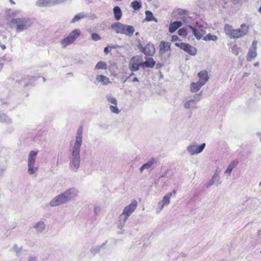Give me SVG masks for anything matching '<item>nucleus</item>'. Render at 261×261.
Segmentation results:
<instances>
[{
  "label": "nucleus",
  "mask_w": 261,
  "mask_h": 261,
  "mask_svg": "<svg viewBox=\"0 0 261 261\" xmlns=\"http://www.w3.org/2000/svg\"><path fill=\"white\" fill-rule=\"evenodd\" d=\"M83 128L82 126L78 127L75 140L71 144L70 154L69 156V167L73 171H77L80 164V150L82 144Z\"/></svg>",
  "instance_id": "f257e3e1"
},
{
  "label": "nucleus",
  "mask_w": 261,
  "mask_h": 261,
  "mask_svg": "<svg viewBox=\"0 0 261 261\" xmlns=\"http://www.w3.org/2000/svg\"><path fill=\"white\" fill-rule=\"evenodd\" d=\"M78 193V190L74 188L68 189L53 198L50 201L49 205L51 207H55L65 204L74 199Z\"/></svg>",
  "instance_id": "f03ea898"
},
{
  "label": "nucleus",
  "mask_w": 261,
  "mask_h": 261,
  "mask_svg": "<svg viewBox=\"0 0 261 261\" xmlns=\"http://www.w3.org/2000/svg\"><path fill=\"white\" fill-rule=\"evenodd\" d=\"M249 29V26L245 23L242 24L238 29H233L231 25L226 24L224 32L230 39H237L246 36L248 33Z\"/></svg>",
  "instance_id": "7ed1b4c3"
},
{
  "label": "nucleus",
  "mask_w": 261,
  "mask_h": 261,
  "mask_svg": "<svg viewBox=\"0 0 261 261\" xmlns=\"http://www.w3.org/2000/svg\"><path fill=\"white\" fill-rule=\"evenodd\" d=\"M137 206L138 202L136 200H133L129 205L124 207L122 213L119 217L118 228H121L124 226L128 217L135 211Z\"/></svg>",
  "instance_id": "20e7f679"
},
{
  "label": "nucleus",
  "mask_w": 261,
  "mask_h": 261,
  "mask_svg": "<svg viewBox=\"0 0 261 261\" xmlns=\"http://www.w3.org/2000/svg\"><path fill=\"white\" fill-rule=\"evenodd\" d=\"M111 28L117 34H124L129 37L132 36L135 32V29L133 26L123 24L120 22L112 24Z\"/></svg>",
  "instance_id": "39448f33"
},
{
  "label": "nucleus",
  "mask_w": 261,
  "mask_h": 261,
  "mask_svg": "<svg viewBox=\"0 0 261 261\" xmlns=\"http://www.w3.org/2000/svg\"><path fill=\"white\" fill-rule=\"evenodd\" d=\"M38 153L37 150H32L30 152L28 159V173L29 175H33L36 173L38 170V167L36 165V160Z\"/></svg>",
  "instance_id": "423d86ee"
},
{
  "label": "nucleus",
  "mask_w": 261,
  "mask_h": 261,
  "mask_svg": "<svg viewBox=\"0 0 261 261\" xmlns=\"http://www.w3.org/2000/svg\"><path fill=\"white\" fill-rule=\"evenodd\" d=\"M81 31L80 29H74L67 37L60 41L62 48H65L72 44L74 41L80 36Z\"/></svg>",
  "instance_id": "0eeeda50"
},
{
  "label": "nucleus",
  "mask_w": 261,
  "mask_h": 261,
  "mask_svg": "<svg viewBox=\"0 0 261 261\" xmlns=\"http://www.w3.org/2000/svg\"><path fill=\"white\" fill-rule=\"evenodd\" d=\"M205 147V143H203L200 145H198L195 143H193L187 146V150L191 155L199 154L201 153Z\"/></svg>",
  "instance_id": "6e6552de"
},
{
  "label": "nucleus",
  "mask_w": 261,
  "mask_h": 261,
  "mask_svg": "<svg viewBox=\"0 0 261 261\" xmlns=\"http://www.w3.org/2000/svg\"><path fill=\"white\" fill-rule=\"evenodd\" d=\"M201 92L198 94H196L194 96L193 98L190 99L188 100H187L184 103V108L187 110L197 109L198 107L196 106V105L201 100Z\"/></svg>",
  "instance_id": "1a4fd4ad"
},
{
  "label": "nucleus",
  "mask_w": 261,
  "mask_h": 261,
  "mask_svg": "<svg viewBox=\"0 0 261 261\" xmlns=\"http://www.w3.org/2000/svg\"><path fill=\"white\" fill-rule=\"evenodd\" d=\"M33 23L32 20L29 18L17 19V32H21L30 28Z\"/></svg>",
  "instance_id": "9d476101"
},
{
  "label": "nucleus",
  "mask_w": 261,
  "mask_h": 261,
  "mask_svg": "<svg viewBox=\"0 0 261 261\" xmlns=\"http://www.w3.org/2000/svg\"><path fill=\"white\" fill-rule=\"evenodd\" d=\"M142 63L141 58L140 57H133L129 61V68L133 72L137 71L139 69L140 66H142Z\"/></svg>",
  "instance_id": "9b49d317"
},
{
  "label": "nucleus",
  "mask_w": 261,
  "mask_h": 261,
  "mask_svg": "<svg viewBox=\"0 0 261 261\" xmlns=\"http://www.w3.org/2000/svg\"><path fill=\"white\" fill-rule=\"evenodd\" d=\"M175 45L192 56H195L196 54L197 49L196 48L188 43L183 42L175 43Z\"/></svg>",
  "instance_id": "f8f14e48"
},
{
  "label": "nucleus",
  "mask_w": 261,
  "mask_h": 261,
  "mask_svg": "<svg viewBox=\"0 0 261 261\" xmlns=\"http://www.w3.org/2000/svg\"><path fill=\"white\" fill-rule=\"evenodd\" d=\"M67 0H38L36 5L39 7H49L65 2Z\"/></svg>",
  "instance_id": "ddd939ff"
},
{
  "label": "nucleus",
  "mask_w": 261,
  "mask_h": 261,
  "mask_svg": "<svg viewBox=\"0 0 261 261\" xmlns=\"http://www.w3.org/2000/svg\"><path fill=\"white\" fill-rule=\"evenodd\" d=\"M142 53H144L146 56H151L155 52V49L153 44L148 43L142 48Z\"/></svg>",
  "instance_id": "4468645a"
},
{
  "label": "nucleus",
  "mask_w": 261,
  "mask_h": 261,
  "mask_svg": "<svg viewBox=\"0 0 261 261\" xmlns=\"http://www.w3.org/2000/svg\"><path fill=\"white\" fill-rule=\"evenodd\" d=\"M199 81L198 82L202 83L203 85L208 81L209 77L208 73L206 70H202L198 73Z\"/></svg>",
  "instance_id": "2eb2a0df"
},
{
  "label": "nucleus",
  "mask_w": 261,
  "mask_h": 261,
  "mask_svg": "<svg viewBox=\"0 0 261 261\" xmlns=\"http://www.w3.org/2000/svg\"><path fill=\"white\" fill-rule=\"evenodd\" d=\"M159 47V52L161 55L170 51V44L168 42L161 41L160 43Z\"/></svg>",
  "instance_id": "dca6fc26"
},
{
  "label": "nucleus",
  "mask_w": 261,
  "mask_h": 261,
  "mask_svg": "<svg viewBox=\"0 0 261 261\" xmlns=\"http://www.w3.org/2000/svg\"><path fill=\"white\" fill-rule=\"evenodd\" d=\"M33 228L37 233H42L46 228V225L44 221H39L34 223Z\"/></svg>",
  "instance_id": "f3484780"
},
{
  "label": "nucleus",
  "mask_w": 261,
  "mask_h": 261,
  "mask_svg": "<svg viewBox=\"0 0 261 261\" xmlns=\"http://www.w3.org/2000/svg\"><path fill=\"white\" fill-rule=\"evenodd\" d=\"M156 163L154 159L151 158L149 159L145 164H143L140 168V172L142 173L144 170H148L150 169L153 165Z\"/></svg>",
  "instance_id": "a211bd4d"
},
{
  "label": "nucleus",
  "mask_w": 261,
  "mask_h": 261,
  "mask_svg": "<svg viewBox=\"0 0 261 261\" xmlns=\"http://www.w3.org/2000/svg\"><path fill=\"white\" fill-rule=\"evenodd\" d=\"M36 80L37 79L35 77H30L27 76L25 77L22 81L20 82V84L23 85L24 86H28L33 84L36 81Z\"/></svg>",
  "instance_id": "6ab92c4d"
},
{
  "label": "nucleus",
  "mask_w": 261,
  "mask_h": 261,
  "mask_svg": "<svg viewBox=\"0 0 261 261\" xmlns=\"http://www.w3.org/2000/svg\"><path fill=\"white\" fill-rule=\"evenodd\" d=\"M182 25V23L179 21H175L170 23L169 28V32L170 33H173L176 30L180 28Z\"/></svg>",
  "instance_id": "aec40b11"
},
{
  "label": "nucleus",
  "mask_w": 261,
  "mask_h": 261,
  "mask_svg": "<svg viewBox=\"0 0 261 261\" xmlns=\"http://www.w3.org/2000/svg\"><path fill=\"white\" fill-rule=\"evenodd\" d=\"M95 80L97 82L100 83L103 85H107L110 83L109 79L103 75H97Z\"/></svg>",
  "instance_id": "412c9836"
},
{
  "label": "nucleus",
  "mask_w": 261,
  "mask_h": 261,
  "mask_svg": "<svg viewBox=\"0 0 261 261\" xmlns=\"http://www.w3.org/2000/svg\"><path fill=\"white\" fill-rule=\"evenodd\" d=\"M203 86V85L199 82H192L190 84V91L192 93H195L198 91Z\"/></svg>",
  "instance_id": "4be33fe9"
},
{
  "label": "nucleus",
  "mask_w": 261,
  "mask_h": 261,
  "mask_svg": "<svg viewBox=\"0 0 261 261\" xmlns=\"http://www.w3.org/2000/svg\"><path fill=\"white\" fill-rule=\"evenodd\" d=\"M220 173L221 170L218 169H217L213 176L212 177V179L214 180L217 186H219L221 183L220 178Z\"/></svg>",
  "instance_id": "5701e85b"
},
{
  "label": "nucleus",
  "mask_w": 261,
  "mask_h": 261,
  "mask_svg": "<svg viewBox=\"0 0 261 261\" xmlns=\"http://www.w3.org/2000/svg\"><path fill=\"white\" fill-rule=\"evenodd\" d=\"M188 27L192 30L193 35L195 36L197 39H200L202 36L204 35L203 32V33H200V32L197 29L195 28L193 26L189 25Z\"/></svg>",
  "instance_id": "b1692460"
},
{
  "label": "nucleus",
  "mask_w": 261,
  "mask_h": 261,
  "mask_svg": "<svg viewBox=\"0 0 261 261\" xmlns=\"http://www.w3.org/2000/svg\"><path fill=\"white\" fill-rule=\"evenodd\" d=\"M155 62L152 58H147L145 62H142V66L152 68L155 65Z\"/></svg>",
  "instance_id": "393cba45"
},
{
  "label": "nucleus",
  "mask_w": 261,
  "mask_h": 261,
  "mask_svg": "<svg viewBox=\"0 0 261 261\" xmlns=\"http://www.w3.org/2000/svg\"><path fill=\"white\" fill-rule=\"evenodd\" d=\"M239 161L235 160L231 162L228 165L227 169L225 171V173H228L229 175L231 173L232 170L238 165Z\"/></svg>",
  "instance_id": "a878e982"
},
{
  "label": "nucleus",
  "mask_w": 261,
  "mask_h": 261,
  "mask_svg": "<svg viewBox=\"0 0 261 261\" xmlns=\"http://www.w3.org/2000/svg\"><path fill=\"white\" fill-rule=\"evenodd\" d=\"M114 17L116 20H119L122 16V12L121 9L118 6H115L113 9Z\"/></svg>",
  "instance_id": "bb28decb"
},
{
  "label": "nucleus",
  "mask_w": 261,
  "mask_h": 261,
  "mask_svg": "<svg viewBox=\"0 0 261 261\" xmlns=\"http://www.w3.org/2000/svg\"><path fill=\"white\" fill-rule=\"evenodd\" d=\"M172 193L171 192L167 193L164 196L162 200L161 201L165 206H167L170 204V198L172 196Z\"/></svg>",
  "instance_id": "cd10ccee"
},
{
  "label": "nucleus",
  "mask_w": 261,
  "mask_h": 261,
  "mask_svg": "<svg viewBox=\"0 0 261 261\" xmlns=\"http://www.w3.org/2000/svg\"><path fill=\"white\" fill-rule=\"evenodd\" d=\"M145 15H146V20L147 21H154L155 22H158V19L153 17L152 13L150 11H145Z\"/></svg>",
  "instance_id": "c85d7f7f"
},
{
  "label": "nucleus",
  "mask_w": 261,
  "mask_h": 261,
  "mask_svg": "<svg viewBox=\"0 0 261 261\" xmlns=\"http://www.w3.org/2000/svg\"><path fill=\"white\" fill-rule=\"evenodd\" d=\"M107 68V63L103 61H100L96 64L94 70L106 69Z\"/></svg>",
  "instance_id": "c756f323"
},
{
  "label": "nucleus",
  "mask_w": 261,
  "mask_h": 261,
  "mask_svg": "<svg viewBox=\"0 0 261 261\" xmlns=\"http://www.w3.org/2000/svg\"><path fill=\"white\" fill-rule=\"evenodd\" d=\"M257 56V52L256 50L249 49L248 55H247V60L248 61H251L252 59H254Z\"/></svg>",
  "instance_id": "7c9ffc66"
},
{
  "label": "nucleus",
  "mask_w": 261,
  "mask_h": 261,
  "mask_svg": "<svg viewBox=\"0 0 261 261\" xmlns=\"http://www.w3.org/2000/svg\"><path fill=\"white\" fill-rule=\"evenodd\" d=\"M106 99L109 102L111 103L114 106L117 105V100L116 98L114 97H113L111 94H107L106 96Z\"/></svg>",
  "instance_id": "2f4dec72"
},
{
  "label": "nucleus",
  "mask_w": 261,
  "mask_h": 261,
  "mask_svg": "<svg viewBox=\"0 0 261 261\" xmlns=\"http://www.w3.org/2000/svg\"><path fill=\"white\" fill-rule=\"evenodd\" d=\"M130 6L135 10H138L141 8L142 4L141 2L136 0L131 3Z\"/></svg>",
  "instance_id": "473e14b6"
},
{
  "label": "nucleus",
  "mask_w": 261,
  "mask_h": 261,
  "mask_svg": "<svg viewBox=\"0 0 261 261\" xmlns=\"http://www.w3.org/2000/svg\"><path fill=\"white\" fill-rule=\"evenodd\" d=\"M218 39V37L216 35H212L211 34H208L206 35L204 38L203 40L205 41H216Z\"/></svg>",
  "instance_id": "72a5a7b5"
},
{
  "label": "nucleus",
  "mask_w": 261,
  "mask_h": 261,
  "mask_svg": "<svg viewBox=\"0 0 261 261\" xmlns=\"http://www.w3.org/2000/svg\"><path fill=\"white\" fill-rule=\"evenodd\" d=\"M231 51L234 55L237 56L241 51V48L238 47L237 45H234L231 47Z\"/></svg>",
  "instance_id": "f704fd0d"
},
{
  "label": "nucleus",
  "mask_w": 261,
  "mask_h": 261,
  "mask_svg": "<svg viewBox=\"0 0 261 261\" xmlns=\"http://www.w3.org/2000/svg\"><path fill=\"white\" fill-rule=\"evenodd\" d=\"M84 17V15L83 14L80 13L74 16V17L72 18V20L71 21V23H74L76 21H78L82 18Z\"/></svg>",
  "instance_id": "c9c22d12"
},
{
  "label": "nucleus",
  "mask_w": 261,
  "mask_h": 261,
  "mask_svg": "<svg viewBox=\"0 0 261 261\" xmlns=\"http://www.w3.org/2000/svg\"><path fill=\"white\" fill-rule=\"evenodd\" d=\"M165 206L161 201L159 202L155 209L156 213L157 214L160 213Z\"/></svg>",
  "instance_id": "e433bc0d"
},
{
  "label": "nucleus",
  "mask_w": 261,
  "mask_h": 261,
  "mask_svg": "<svg viewBox=\"0 0 261 261\" xmlns=\"http://www.w3.org/2000/svg\"><path fill=\"white\" fill-rule=\"evenodd\" d=\"M178 34L179 36L182 37H186L187 35V30L186 28H182L180 29L178 31Z\"/></svg>",
  "instance_id": "4c0bfd02"
},
{
  "label": "nucleus",
  "mask_w": 261,
  "mask_h": 261,
  "mask_svg": "<svg viewBox=\"0 0 261 261\" xmlns=\"http://www.w3.org/2000/svg\"><path fill=\"white\" fill-rule=\"evenodd\" d=\"M109 109L110 111L113 113L119 114L120 113V110L117 107V106H110Z\"/></svg>",
  "instance_id": "58836bf2"
},
{
  "label": "nucleus",
  "mask_w": 261,
  "mask_h": 261,
  "mask_svg": "<svg viewBox=\"0 0 261 261\" xmlns=\"http://www.w3.org/2000/svg\"><path fill=\"white\" fill-rule=\"evenodd\" d=\"M101 248H102V246H95V247H92L90 249V251L93 254L95 255L99 252V251Z\"/></svg>",
  "instance_id": "ea45409f"
},
{
  "label": "nucleus",
  "mask_w": 261,
  "mask_h": 261,
  "mask_svg": "<svg viewBox=\"0 0 261 261\" xmlns=\"http://www.w3.org/2000/svg\"><path fill=\"white\" fill-rule=\"evenodd\" d=\"M91 37L92 40L94 41H97L101 39L100 36L98 34L95 33L91 34Z\"/></svg>",
  "instance_id": "a19ab883"
},
{
  "label": "nucleus",
  "mask_w": 261,
  "mask_h": 261,
  "mask_svg": "<svg viewBox=\"0 0 261 261\" xmlns=\"http://www.w3.org/2000/svg\"><path fill=\"white\" fill-rule=\"evenodd\" d=\"M0 121L9 122L10 120L6 117V116L4 114L0 113Z\"/></svg>",
  "instance_id": "79ce46f5"
},
{
  "label": "nucleus",
  "mask_w": 261,
  "mask_h": 261,
  "mask_svg": "<svg viewBox=\"0 0 261 261\" xmlns=\"http://www.w3.org/2000/svg\"><path fill=\"white\" fill-rule=\"evenodd\" d=\"M27 261H38L37 256L31 254L29 256Z\"/></svg>",
  "instance_id": "37998d69"
},
{
  "label": "nucleus",
  "mask_w": 261,
  "mask_h": 261,
  "mask_svg": "<svg viewBox=\"0 0 261 261\" xmlns=\"http://www.w3.org/2000/svg\"><path fill=\"white\" fill-rule=\"evenodd\" d=\"M257 41L256 40H253L252 43L251 47L250 49L253 50H257Z\"/></svg>",
  "instance_id": "c03bdc74"
},
{
  "label": "nucleus",
  "mask_w": 261,
  "mask_h": 261,
  "mask_svg": "<svg viewBox=\"0 0 261 261\" xmlns=\"http://www.w3.org/2000/svg\"><path fill=\"white\" fill-rule=\"evenodd\" d=\"M179 39L177 35H174L171 37V40L173 42H175L178 41Z\"/></svg>",
  "instance_id": "a18cd8bd"
},
{
  "label": "nucleus",
  "mask_w": 261,
  "mask_h": 261,
  "mask_svg": "<svg viewBox=\"0 0 261 261\" xmlns=\"http://www.w3.org/2000/svg\"><path fill=\"white\" fill-rule=\"evenodd\" d=\"M214 184H215V183L214 181V180L211 178V179L207 183L206 187L207 188H208Z\"/></svg>",
  "instance_id": "49530a36"
},
{
  "label": "nucleus",
  "mask_w": 261,
  "mask_h": 261,
  "mask_svg": "<svg viewBox=\"0 0 261 261\" xmlns=\"http://www.w3.org/2000/svg\"><path fill=\"white\" fill-rule=\"evenodd\" d=\"M110 47H106L105 48H104V52L105 54H108L109 53H110L111 52V48H110Z\"/></svg>",
  "instance_id": "de8ad7c7"
},
{
  "label": "nucleus",
  "mask_w": 261,
  "mask_h": 261,
  "mask_svg": "<svg viewBox=\"0 0 261 261\" xmlns=\"http://www.w3.org/2000/svg\"><path fill=\"white\" fill-rule=\"evenodd\" d=\"M110 48H121V46L118 45H112V46H110Z\"/></svg>",
  "instance_id": "09e8293b"
},
{
  "label": "nucleus",
  "mask_w": 261,
  "mask_h": 261,
  "mask_svg": "<svg viewBox=\"0 0 261 261\" xmlns=\"http://www.w3.org/2000/svg\"><path fill=\"white\" fill-rule=\"evenodd\" d=\"M138 47L140 51L142 52V48H144V47L142 46V44L139 43V45H138Z\"/></svg>",
  "instance_id": "8fccbe9b"
},
{
  "label": "nucleus",
  "mask_w": 261,
  "mask_h": 261,
  "mask_svg": "<svg viewBox=\"0 0 261 261\" xmlns=\"http://www.w3.org/2000/svg\"><path fill=\"white\" fill-rule=\"evenodd\" d=\"M15 24H16V20H13H13H12V22H11L10 24V25H11V27H14V26L15 25Z\"/></svg>",
  "instance_id": "3c124183"
},
{
  "label": "nucleus",
  "mask_w": 261,
  "mask_h": 261,
  "mask_svg": "<svg viewBox=\"0 0 261 261\" xmlns=\"http://www.w3.org/2000/svg\"><path fill=\"white\" fill-rule=\"evenodd\" d=\"M249 74H249V73H248V72H244V73H243V76H242V77H243V78H244V77H247V76H249Z\"/></svg>",
  "instance_id": "603ef678"
},
{
  "label": "nucleus",
  "mask_w": 261,
  "mask_h": 261,
  "mask_svg": "<svg viewBox=\"0 0 261 261\" xmlns=\"http://www.w3.org/2000/svg\"><path fill=\"white\" fill-rule=\"evenodd\" d=\"M256 135L259 137L260 141L261 142V133L260 132H258V133H257Z\"/></svg>",
  "instance_id": "864d4df0"
},
{
  "label": "nucleus",
  "mask_w": 261,
  "mask_h": 261,
  "mask_svg": "<svg viewBox=\"0 0 261 261\" xmlns=\"http://www.w3.org/2000/svg\"><path fill=\"white\" fill-rule=\"evenodd\" d=\"M133 81L134 82H138V81H139V80H138V79L137 77H134V78L133 79Z\"/></svg>",
  "instance_id": "5fc2aeb1"
},
{
  "label": "nucleus",
  "mask_w": 261,
  "mask_h": 261,
  "mask_svg": "<svg viewBox=\"0 0 261 261\" xmlns=\"http://www.w3.org/2000/svg\"><path fill=\"white\" fill-rule=\"evenodd\" d=\"M200 33H203V32H204V34H205V31L204 29H201L200 30H199Z\"/></svg>",
  "instance_id": "6e6d98bb"
},
{
  "label": "nucleus",
  "mask_w": 261,
  "mask_h": 261,
  "mask_svg": "<svg viewBox=\"0 0 261 261\" xmlns=\"http://www.w3.org/2000/svg\"><path fill=\"white\" fill-rule=\"evenodd\" d=\"M0 47L2 48V49H5L6 48V46L5 45L1 44Z\"/></svg>",
  "instance_id": "4d7b16f0"
},
{
  "label": "nucleus",
  "mask_w": 261,
  "mask_h": 261,
  "mask_svg": "<svg viewBox=\"0 0 261 261\" xmlns=\"http://www.w3.org/2000/svg\"><path fill=\"white\" fill-rule=\"evenodd\" d=\"M258 64H259L258 62H256V63L254 64V66H255V67H257V66H258Z\"/></svg>",
  "instance_id": "13d9d810"
},
{
  "label": "nucleus",
  "mask_w": 261,
  "mask_h": 261,
  "mask_svg": "<svg viewBox=\"0 0 261 261\" xmlns=\"http://www.w3.org/2000/svg\"><path fill=\"white\" fill-rule=\"evenodd\" d=\"M9 1H10V2L12 4H15V3H14L12 0H9Z\"/></svg>",
  "instance_id": "bf43d9fd"
},
{
  "label": "nucleus",
  "mask_w": 261,
  "mask_h": 261,
  "mask_svg": "<svg viewBox=\"0 0 261 261\" xmlns=\"http://www.w3.org/2000/svg\"><path fill=\"white\" fill-rule=\"evenodd\" d=\"M172 193L175 194L176 193V191L175 190H173Z\"/></svg>",
  "instance_id": "052dcab7"
},
{
  "label": "nucleus",
  "mask_w": 261,
  "mask_h": 261,
  "mask_svg": "<svg viewBox=\"0 0 261 261\" xmlns=\"http://www.w3.org/2000/svg\"><path fill=\"white\" fill-rule=\"evenodd\" d=\"M136 36H138L139 35V33L138 32H137L136 34H135Z\"/></svg>",
  "instance_id": "680f3d73"
},
{
  "label": "nucleus",
  "mask_w": 261,
  "mask_h": 261,
  "mask_svg": "<svg viewBox=\"0 0 261 261\" xmlns=\"http://www.w3.org/2000/svg\"><path fill=\"white\" fill-rule=\"evenodd\" d=\"M134 75V73H133V72H132V73L130 74V76H132V75Z\"/></svg>",
  "instance_id": "e2e57ef3"
},
{
  "label": "nucleus",
  "mask_w": 261,
  "mask_h": 261,
  "mask_svg": "<svg viewBox=\"0 0 261 261\" xmlns=\"http://www.w3.org/2000/svg\"><path fill=\"white\" fill-rule=\"evenodd\" d=\"M42 79H43V82H44L45 81V79L44 77H42Z\"/></svg>",
  "instance_id": "0e129e2a"
}]
</instances>
